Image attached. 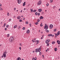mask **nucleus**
I'll return each mask as SVG.
<instances>
[{"label": "nucleus", "instance_id": "f3484780", "mask_svg": "<svg viewBox=\"0 0 60 60\" xmlns=\"http://www.w3.org/2000/svg\"><path fill=\"white\" fill-rule=\"evenodd\" d=\"M21 60V58L20 57H19L18 58H17V60Z\"/></svg>", "mask_w": 60, "mask_h": 60}, {"label": "nucleus", "instance_id": "ddd939ff", "mask_svg": "<svg viewBox=\"0 0 60 60\" xmlns=\"http://www.w3.org/2000/svg\"><path fill=\"white\" fill-rule=\"evenodd\" d=\"M48 36H52V35L51 34H48Z\"/></svg>", "mask_w": 60, "mask_h": 60}, {"label": "nucleus", "instance_id": "09e8293b", "mask_svg": "<svg viewBox=\"0 0 60 60\" xmlns=\"http://www.w3.org/2000/svg\"><path fill=\"white\" fill-rule=\"evenodd\" d=\"M23 30H24V29H25V27H23Z\"/></svg>", "mask_w": 60, "mask_h": 60}, {"label": "nucleus", "instance_id": "b1692460", "mask_svg": "<svg viewBox=\"0 0 60 60\" xmlns=\"http://www.w3.org/2000/svg\"><path fill=\"white\" fill-rule=\"evenodd\" d=\"M46 32H47V33H49V30H46Z\"/></svg>", "mask_w": 60, "mask_h": 60}, {"label": "nucleus", "instance_id": "72a5a7b5", "mask_svg": "<svg viewBox=\"0 0 60 60\" xmlns=\"http://www.w3.org/2000/svg\"><path fill=\"white\" fill-rule=\"evenodd\" d=\"M39 41H37V44H38V43H39Z\"/></svg>", "mask_w": 60, "mask_h": 60}, {"label": "nucleus", "instance_id": "864d4df0", "mask_svg": "<svg viewBox=\"0 0 60 60\" xmlns=\"http://www.w3.org/2000/svg\"><path fill=\"white\" fill-rule=\"evenodd\" d=\"M19 49L20 50H21V47H19Z\"/></svg>", "mask_w": 60, "mask_h": 60}, {"label": "nucleus", "instance_id": "412c9836", "mask_svg": "<svg viewBox=\"0 0 60 60\" xmlns=\"http://www.w3.org/2000/svg\"><path fill=\"white\" fill-rule=\"evenodd\" d=\"M57 34L58 35H59V34H60V31H59L57 32Z\"/></svg>", "mask_w": 60, "mask_h": 60}, {"label": "nucleus", "instance_id": "37998d69", "mask_svg": "<svg viewBox=\"0 0 60 60\" xmlns=\"http://www.w3.org/2000/svg\"><path fill=\"white\" fill-rule=\"evenodd\" d=\"M11 19H9V21H11Z\"/></svg>", "mask_w": 60, "mask_h": 60}, {"label": "nucleus", "instance_id": "bf43d9fd", "mask_svg": "<svg viewBox=\"0 0 60 60\" xmlns=\"http://www.w3.org/2000/svg\"><path fill=\"white\" fill-rule=\"evenodd\" d=\"M15 17H16V16H14V18H15Z\"/></svg>", "mask_w": 60, "mask_h": 60}, {"label": "nucleus", "instance_id": "dca6fc26", "mask_svg": "<svg viewBox=\"0 0 60 60\" xmlns=\"http://www.w3.org/2000/svg\"><path fill=\"white\" fill-rule=\"evenodd\" d=\"M26 2H25L23 4V6H25L26 4Z\"/></svg>", "mask_w": 60, "mask_h": 60}, {"label": "nucleus", "instance_id": "7ed1b4c3", "mask_svg": "<svg viewBox=\"0 0 60 60\" xmlns=\"http://www.w3.org/2000/svg\"><path fill=\"white\" fill-rule=\"evenodd\" d=\"M46 29H48V27H49V26H48V25H47V24H45V27H44V28H45V29H46Z\"/></svg>", "mask_w": 60, "mask_h": 60}, {"label": "nucleus", "instance_id": "1a4fd4ad", "mask_svg": "<svg viewBox=\"0 0 60 60\" xmlns=\"http://www.w3.org/2000/svg\"><path fill=\"white\" fill-rule=\"evenodd\" d=\"M21 18V17L20 16H18L17 17V19H20V18Z\"/></svg>", "mask_w": 60, "mask_h": 60}, {"label": "nucleus", "instance_id": "052dcab7", "mask_svg": "<svg viewBox=\"0 0 60 60\" xmlns=\"http://www.w3.org/2000/svg\"><path fill=\"white\" fill-rule=\"evenodd\" d=\"M43 39V37H42L41 38V39Z\"/></svg>", "mask_w": 60, "mask_h": 60}, {"label": "nucleus", "instance_id": "0eeeda50", "mask_svg": "<svg viewBox=\"0 0 60 60\" xmlns=\"http://www.w3.org/2000/svg\"><path fill=\"white\" fill-rule=\"evenodd\" d=\"M19 4H20L21 3V0H17Z\"/></svg>", "mask_w": 60, "mask_h": 60}, {"label": "nucleus", "instance_id": "a19ab883", "mask_svg": "<svg viewBox=\"0 0 60 60\" xmlns=\"http://www.w3.org/2000/svg\"><path fill=\"white\" fill-rule=\"evenodd\" d=\"M36 59H37V58L36 57L35 58L34 60H36Z\"/></svg>", "mask_w": 60, "mask_h": 60}, {"label": "nucleus", "instance_id": "13d9d810", "mask_svg": "<svg viewBox=\"0 0 60 60\" xmlns=\"http://www.w3.org/2000/svg\"><path fill=\"white\" fill-rule=\"evenodd\" d=\"M22 45V44H21L20 43V46H21Z\"/></svg>", "mask_w": 60, "mask_h": 60}, {"label": "nucleus", "instance_id": "e2e57ef3", "mask_svg": "<svg viewBox=\"0 0 60 60\" xmlns=\"http://www.w3.org/2000/svg\"><path fill=\"white\" fill-rule=\"evenodd\" d=\"M33 53H34V51H33Z\"/></svg>", "mask_w": 60, "mask_h": 60}, {"label": "nucleus", "instance_id": "c756f323", "mask_svg": "<svg viewBox=\"0 0 60 60\" xmlns=\"http://www.w3.org/2000/svg\"><path fill=\"white\" fill-rule=\"evenodd\" d=\"M55 34V36H58V34Z\"/></svg>", "mask_w": 60, "mask_h": 60}, {"label": "nucleus", "instance_id": "69168bd1", "mask_svg": "<svg viewBox=\"0 0 60 60\" xmlns=\"http://www.w3.org/2000/svg\"><path fill=\"white\" fill-rule=\"evenodd\" d=\"M57 37L56 36H55V37H56V38Z\"/></svg>", "mask_w": 60, "mask_h": 60}, {"label": "nucleus", "instance_id": "8fccbe9b", "mask_svg": "<svg viewBox=\"0 0 60 60\" xmlns=\"http://www.w3.org/2000/svg\"><path fill=\"white\" fill-rule=\"evenodd\" d=\"M40 13H38V16H39V15H40Z\"/></svg>", "mask_w": 60, "mask_h": 60}, {"label": "nucleus", "instance_id": "6e6d98bb", "mask_svg": "<svg viewBox=\"0 0 60 60\" xmlns=\"http://www.w3.org/2000/svg\"><path fill=\"white\" fill-rule=\"evenodd\" d=\"M15 10H16V8H14V11H15Z\"/></svg>", "mask_w": 60, "mask_h": 60}, {"label": "nucleus", "instance_id": "0e129e2a", "mask_svg": "<svg viewBox=\"0 0 60 60\" xmlns=\"http://www.w3.org/2000/svg\"><path fill=\"white\" fill-rule=\"evenodd\" d=\"M34 28H33V29H32L33 30H34Z\"/></svg>", "mask_w": 60, "mask_h": 60}, {"label": "nucleus", "instance_id": "4be33fe9", "mask_svg": "<svg viewBox=\"0 0 60 60\" xmlns=\"http://www.w3.org/2000/svg\"><path fill=\"white\" fill-rule=\"evenodd\" d=\"M55 41H53L52 42V44H55Z\"/></svg>", "mask_w": 60, "mask_h": 60}, {"label": "nucleus", "instance_id": "5fc2aeb1", "mask_svg": "<svg viewBox=\"0 0 60 60\" xmlns=\"http://www.w3.org/2000/svg\"><path fill=\"white\" fill-rule=\"evenodd\" d=\"M7 30V28H5V30Z\"/></svg>", "mask_w": 60, "mask_h": 60}, {"label": "nucleus", "instance_id": "2f4dec72", "mask_svg": "<svg viewBox=\"0 0 60 60\" xmlns=\"http://www.w3.org/2000/svg\"><path fill=\"white\" fill-rule=\"evenodd\" d=\"M19 22H22V20H21V19H20L19 20Z\"/></svg>", "mask_w": 60, "mask_h": 60}, {"label": "nucleus", "instance_id": "a211bd4d", "mask_svg": "<svg viewBox=\"0 0 60 60\" xmlns=\"http://www.w3.org/2000/svg\"><path fill=\"white\" fill-rule=\"evenodd\" d=\"M41 10H42L41 9H39L38 10V11L39 12H40V11H42Z\"/></svg>", "mask_w": 60, "mask_h": 60}, {"label": "nucleus", "instance_id": "39448f33", "mask_svg": "<svg viewBox=\"0 0 60 60\" xmlns=\"http://www.w3.org/2000/svg\"><path fill=\"white\" fill-rule=\"evenodd\" d=\"M53 27V26L52 24H51L49 26V28L50 29H52V28Z\"/></svg>", "mask_w": 60, "mask_h": 60}, {"label": "nucleus", "instance_id": "6ab92c4d", "mask_svg": "<svg viewBox=\"0 0 60 60\" xmlns=\"http://www.w3.org/2000/svg\"><path fill=\"white\" fill-rule=\"evenodd\" d=\"M30 11L31 12H33L34 11V10H33L32 9H30Z\"/></svg>", "mask_w": 60, "mask_h": 60}, {"label": "nucleus", "instance_id": "6e6552de", "mask_svg": "<svg viewBox=\"0 0 60 60\" xmlns=\"http://www.w3.org/2000/svg\"><path fill=\"white\" fill-rule=\"evenodd\" d=\"M41 47H39L38 49V52H40V51H41Z\"/></svg>", "mask_w": 60, "mask_h": 60}, {"label": "nucleus", "instance_id": "bb28decb", "mask_svg": "<svg viewBox=\"0 0 60 60\" xmlns=\"http://www.w3.org/2000/svg\"><path fill=\"white\" fill-rule=\"evenodd\" d=\"M6 27L7 28H8L9 27V25H7L6 26Z\"/></svg>", "mask_w": 60, "mask_h": 60}, {"label": "nucleus", "instance_id": "cd10ccee", "mask_svg": "<svg viewBox=\"0 0 60 60\" xmlns=\"http://www.w3.org/2000/svg\"><path fill=\"white\" fill-rule=\"evenodd\" d=\"M41 24H42V23H41V24L40 25V26H43V25H42Z\"/></svg>", "mask_w": 60, "mask_h": 60}, {"label": "nucleus", "instance_id": "aec40b11", "mask_svg": "<svg viewBox=\"0 0 60 60\" xmlns=\"http://www.w3.org/2000/svg\"><path fill=\"white\" fill-rule=\"evenodd\" d=\"M55 51H57V49L56 48H54Z\"/></svg>", "mask_w": 60, "mask_h": 60}, {"label": "nucleus", "instance_id": "603ef678", "mask_svg": "<svg viewBox=\"0 0 60 60\" xmlns=\"http://www.w3.org/2000/svg\"><path fill=\"white\" fill-rule=\"evenodd\" d=\"M36 11V10H35L34 11H33V12H35Z\"/></svg>", "mask_w": 60, "mask_h": 60}, {"label": "nucleus", "instance_id": "f704fd0d", "mask_svg": "<svg viewBox=\"0 0 60 60\" xmlns=\"http://www.w3.org/2000/svg\"><path fill=\"white\" fill-rule=\"evenodd\" d=\"M56 29H54V32H56Z\"/></svg>", "mask_w": 60, "mask_h": 60}, {"label": "nucleus", "instance_id": "473e14b6", "mask_svg": "<svg viewBox=\"0 0 60 60\" xmlns=\"http://www.w3.org/2000/svg\"><path fill=\"white\" fill-rule=\"evenodd\" d=\"M35 24L36 25H38V22H36L35 23Z\"/></svg>", "mask_w": 60, "mask_h": 60}, {"label": "nucleus", "instance_id": "49530a36", "mask_svg": "<svg viewBox=\"0 0 60 60\" xmlns=\"http://www.w3.org/2000/svg\"><path fill=\"white\" fill-rule=\"evenodd\" d=\"M49 4H46V6H49Z\"/></svg>", "mask_w": 60, "mask_h": 60}, {"label": "nucleus", "instance_id": "423d86ee", "mask_svg": "<svg viewBox=\"0 0 60 60\" xmlns=\"http://www.w3.org/2000/svg\"><path fill=\"white\" fill-rule=\"evenodd\" d=\"M50 41V40H46L45 42L46 44H48L49 42Z\"/></svg>", "mask_w": 60, "mask_h": 60}, {"label": "nucleus", "instance_id": "e433bc0d", "mask_svg": "<svg viewBox=\"0 0 60 60\" xmlns=\"http://www.w3.org/2000/svg\"><path fill=\"white\" fill-rule=\"evenodd\" d=\"M32 41H33V42H35V41L34 40H34H32Z\"/></svg>", "mask_w": 60, "mask_h": 60}, {"label": "nucleus", "instance_id": "c85d7f7f", "mask_svg": "<svg viewBox=\"0 0 60 60\" xmlns=\"http://www.w3.org/2000/svg\"><path fill=\"white\" fill-rule=\"evenodd\" d=\"M50 2L51 3H52V2H53V0H50Z\"/></svg>", "mask_w": 60, "mask_h": 60}, {"label": "nucleus", "instance_id": "20e7f679", "mask_svg": "<svg viewBox=\"0 0 60 60\" xmlns=\"http://www.w3.org/2000/svg\"><path fill=\"white\" fill-rule=\"evenodd\" d=\"M41 4V1H39L38 2V5H40Z\"/></svg>", "mask_w": 60, "mask_h": 60}, {"label": "nucleus", "instance_id": "f8f14e48", "mask_svg": "<svg viewBox=\"0 0 60 60\" xmlns=\"http://www.w3.org/2000/svg\"><path fill=\"white\" fill-rule=\"evenodd\" d=\"M44 18V17H43L42 16H41L40 17V19H43Z\"/></svg>", "mask_w": 60, "mask_h": 60}, {"label": "nucleus", "instance_id": "a878e982", "mask_svg": "<svg viewBox=\"0 0 60 60\" xmlns=\"http://www.w3.org/2000/svg\"><path fill=\"white\" fill-rule=\"evenodd\" d=\"M55 7H56V6H54L53 7V8L54 9H55Z\"/></svg>", "mask_w": 60, "mask_h": 60}, {"label": "nucleus", "instance_id": "774afa93", "mask_svg": "<svg viewBox=\"0 0 60 60\" xmlns=\"http://www.w3.org/2000/svg\"><path fill=\"white\" fill-rule=\"evenodd\" d=\"M25 19V18H24L23 19V20H24V19Z\"/></svg>", "mask_w": 60, "mask_h": 60}, {"label": "nucleus", "instance_id": "9b49d317", "mask_svg": "<svg viewBox=\"0 0 60 60\" xmlns=\"http://www.w3.org/2000/svg\"><path fill=\"white\" fill-rule=\"evenodd\" d=\"M29 31L30 30H27L26 31V33H27L28 34H29Z\"/></svg>", "mask_w": 60, "mask_h": 60}, {"label": "nucleus", "instance_id": "c9c22d12", "mask_svg": "<svg viewBox=\"0 0 60 60\" xmlns=\"http://www.w3.org/2000/svg\"><path fill=\"white\" fill-rule=\"evenodd\" d=\"M9 35L10 34H8L7 35V37H9Z\"/></svg>", "mask_w": 60, "mask_h": 60}, {"label": "nucleus", "instance_id": "2eb2a0df", "mask_svg": "<svg viewBox=\"0 0 60 60\" xmlns=\"http://www.w3.org/2000/svg\"><path fill=\"white\" fill-rule=\"evenodd\" d=\"M35 52H38V49H35Z\"/></svg>", "mask_w": 60, "mask_h": 60}, {"label": "nucleus", "instance_id": "9d476101", "mask_svg": "<svg viewBox=\"0 0 60 60\" xmlns=\"http://www.w3.org/2000/svg\"><path fill=\"white\" fill-rule=\"evenodd\" d=\"M57 43H58V44H60V41H59V40H57Z\"/></svg>", "mask_w": 60, "mask_h": 60}, {"label": "nucleus", "instance_id": "4c0bfd02", "mask_svg": "<svg viewBox=\"0 0 60 60\" xmlns=\"http://www.w3.org/2000/svg\"><path fill=\"white\" fill-rule=\"evenodd\" d=\"M26 24H28V22H26Z\"/></svg>", "mask_w": 60, "mask_h": 60}, {"label": "nucleus", "instance_id": "393cba45", "mask_svg": "<svg viewBox=\"0 0 60 60\" xmlns=\"http://www.w3.org/2000/svg\"><path fill=\"white\" fill-rule=\"evenodd\" d=\"M37 22H40V19H38V20H37Z\"/></svg>", "mask_w": 60, "mask_h": 60}, {"label": "nucleus", "instance_id": "7c9ffc66", "mask_svg": "<svg viewBox=\"0 0 60 60\" xmlns=\"http://www.w3.org/2000/svg\"><path fill=\"white\" fill-rule=\"evenodd\" d=\"M35 15H37V14H38V13H37V12H36L35 13Z\"/></svg>", "mask_w": 60, "mask_h": 60}, {"label": "nucleus", "instance_id": "79ce46f5", "mask_svg": "<svg viewBox=\"0 0 60 60\" xmlns=\"http://www.w3.org/2000/svg\"><path fill=\"white\" fill-rule=\"evenodd\" d=\"M39 55H41V52H40L39 53Z\"/></svg>", "mask_w": 60, "mask_h": 60}, {"label": "nucleus", "instance_id": "3c124183", "mask_svg": "<svg viewBox=\"0 0 60 60\" xmlns=\"http://www.w3.org/2000/svg\"><path fill=\"white\" fill-rule=\"evenodd\" d=\"M6 25V23H5L4 24V26H5V25Z\"/></svg>", "mask_w": 60, "mask_h": 60}, {"label": "nucleus", "instance_id": "338daca9", "mask_svg": "<svg viewBox=\"0 0 60 60\" xmlns=\"http://www.w3.org/2000/svg\"><path fill=\"white\" fill-rule=\"evenodd\" d=\"M37 40H36L35 41V42H37Z\"/></svg>", "mask_w": 60, "mask_h": 60}, {"label": "nucleus", "instance_id": "4d7b16f0", "mask_svg": "<svg viewBox=\"0 0 60 60\" xmlns=\"http://www.w3.org/2000/svg\"><path fill=\"white\" fill-rule=\"evenodd\" d=\"M47 50L48 51H49V49H48V48L47 49Z\"/></svg>", "mask_w": 60, "mask_h": 60}, {"label": "nucleus", "instance_id": "a18cd8bd", "mask_svg": "<svg viewBox=\"0 0 60 60\" xmlns=\"http://www.w3.org/2000/svg\"><path fill=\"white\" fill-rule=\"evenodd\" d=\"M49 43H48L47 44V46H49Z\"/></svg>", "mask_w": 60, "mask_h": 60}, {"label": "nucleus", "instance_id": "de8ad7c7", "mask_svg": "<svg viewBox=\"0 0 60 60\" xmlns=\"http://www.w3.org/2000/svg\"><path fill=\"white\" fill-rule=\"evenodd\" d=\"M30 26L31 27V23L30 24Z\"/></svg>", "mask_w": 60, "mask_h": 60}, {"label": "nucleus", "instance_id": "58836bf2", "mask_svg": "<svg viewBox=\"0 0 60 60\" xmlns=\"http://www.w3.org/2000/svg\"><path fill=\"white\" fill-rule=\"evenodd\" d=\"M9 13L8 12L7 15L8 16H9Z\"/></svg>", "mask_w": 60, "mask_h": 60}, {"label": "nucleus", "instance_id": "f03ea898", "mask_svg": "<svg viewBox=\"0 0 60 60\" xmlns=\"http://www.w3.org/2000/svg\"><path fill=\"white\" fill-rule=\"evenodd\" d=\"M13 37H10L9 39V42L10 43H11L12 42V41L13 40Z\"/></svg>", "mask_w": 60, "mask_h": 60}, {"label": "nucleus", "instance_id": "680f3d73", "mask_svg": "<svg viewBox=\"0 0 60 60\" xmlns=\"http://www.w3.org/2000/svg\"><path fill=\"white\" fill-rule=\"evenodd\" d=\"M2 6V4H0V6Z\"/></svg>", "mask_w": 60, "mask_h": 60}, {"label": "nucleus", "instance_id": "ea45409f", "mask_svg": "<svg viewBox=\"0 0 60 60\" xmlns=\"http://www.w3.org/2000/svg\"><path fill=\"white\" fill-rule=\"evenodd\" d=\"M2 8H1V7H0V10H1V11H2Z\"/></svg>", "mask_w": 60, "mask_h": 60}, {"label": "nucleus", "instance_id": "f257e3e1", "mask_svg": "<svg viewBox=\"0 0 60 60\" xmlns=\"http://www.w3.org/2000/svg\"><path fill=\"white\" fill-rule=\"evenodd\" d=\"M7 53V52H6V51H5L4 53H3V55L1 56L2 57H4H4H5L6 55V53Z\"/></svg>", "mask_w": 60, "mask_h": 60}, {"label": "nucleus", "instance_id": "c03bdc74", "mask_svg": "<svg viewBox=\"0 0 60 60\" xmlns=\"http://www.w3.org/2000/svg\"><path fill=\"white\" fill-rule=\"evenodd\" d=\"M32 60H34V58L33 57L32 58Z\"/></svg>", "mask_w": 60, "mask_h": 60}, {"label": "nucleus", "instance_id": "4468645a", "mask_svg": "<svg viewBox=\"0 0 60 60\" xmlns=\"http://www.w3.org/2000/svg\"><path fill=\"white\" fill-rule=\"evenodd\" d=\"M17 27V25H16L15 26H14V29L16 28Z\"/></svg>", "mask_w": 60, "mask_h": 60}, {"label": "nucleus", "instance_id": "5701e85b", "mask_svg": "<svg viewBox=\"0 0 60 60\" xmlns=\"http://www.w3.org/2000/svg\"><path fill=\"white\" fill-rule=\"evenodd\" d=\"M21 28V26H19L18 27V29H20V28Z\"/></svg>", "mask_w": 60, "mask_h": 60}]
</instances>
